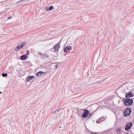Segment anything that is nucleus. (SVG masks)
Instances as JSON below:
<instances>
[{
  "instance_id": "obj_1",
  "label": "nucleus",
  "mask_w": 134,
  "mask_h": 134,
  "mask_svg": "<svg viewBox=\"0 0 134 134\" xmlns=\"http://www.w3.org/2000/svg\"><path fill=\"white\" fill-rule=\"evenodd\" d=\"M131 112V109L130 108H127L125 109L124 111V116H129Z\"/></svg>"
},
{
  "instance_id": "obj_2",
  "label": "nucleus",
  "mask_w": 134,
  "mask_h": 134,
  "mask_svg": "<svg viewBox=\"0 0 134 134\" xmlns=\"http://www.w3.org/2000/svg\"><path fill=\"white\" fill-rule=\"evenodd\" d=\"M133 103V100L131 99H126L125 101V105L126 106H130Z\"/></svg>"
},
{
  "instance_id": "obj_3",
  "label": "nucleus",
  "mask_w": 134,
  "mask_h": 134,
  "mask_svg": "<svg viewBox=\"0 0 134 134\" xmlns=\"http://www.w3.org/2000/svg\"><path fill=\"white\" fill-rule=\"evenodd\" d=\"M89 111L87 110H83V114L81 116L83 118H85L89 114Z\"/></svg>"
},
{
  "instance_id": "obj_4",
  "label": "nucleus",
  "mask_w": 134,
  "mask_h": 134,
  "mask_svg": "<svg viewBox=\"0 0 134 134\" xmlns=\"http://www.w3.org/2000/svg\"><path fill=\"white\" fill-rule=\"evenodd\" d=\"M132 126V123L130 122L129 124H127L126 125V126L125 130H128L130 129Z\"/></svg>"
},
{
  "instance_id": "obj_5",
  "label": "nucleus",
  "mask_w": 134,
  "mask_h": 134,
  "mask_svg": "<svg viewBox=\"0 0 134 134\" xmlns=\"http://www.w3.org/2000/svg\"><path fill=\"white\" fill-rule=\"evenodd\" d=\"M60 42L58 43L57 44H56L55 46H54V49L55 50V51H58V49L60 48Z\"/></svg>"
},
{
  "instance_id": "obj_6",
  "label": "nucleus",
  "mask_w": 134,
  "mask_h": 134,
  "mask_svg": "<svg viewBox=\"0 0 134 134\" xmlns=\"http://www.w3.org/2000/svg\"><path fill=\"white\" fill-rule=\"evenodd\" d=\"M133 94L131 92H130L129 93H127L126 95V97L127 98L131 97L133 96Z\"/></svg>"
},
{
  "instance_id": "obj_7",
  "label": "nucleus",
  "mask_w": 134,
  "mask_h": 134,
  "mask_svg": "<svg viewBox=\"0 0 134 134\" xmlns=\"http://www.w3.org/2000/svg\"><path fill=\"white\" fill-rule=\"evenodd\" d=\"M25 42H24L21 44H19L18 46H17V49H19L21 48H22L25 46Z\"/></svg>"
},
{
  "instance_id": "obj_8",
  "label": "nucleus",
  "mask_w": 134,
  "mask_h": 134,
  "mask_svg": "<svg viewBox=\"0 0 134 134\" xmlns=\"http://www.w3.org/2000/svg\"><path fill=\"white\" fill-rule=\"evenodd\" d=\"M72 47L71 46H67L65 47L64 50V51L65 52H67L68 50H70V49H71Z\"/></svg>"
},
{
  "instance_id": "obj_9",
  "label": "nucleus",
  "mask_w": 134,
  "mask_h": 134,
  "mask_svg": "<svg viewBox=\"0 0 134 134\" xmlns=\"http://www.w3.org/2000/svg\"><path fill=\"white\" fill-rule=\"evenodd\" d=\"M34 78V76H30L26 78V81L27 82H30V80H31L32 78Z\"/></svg>"
},
{
  "instance_id": "obj_10",
  "label": "nucleus",
  "mask_w": 134,
  "mask_h": 134,
  "mask_svg": "<svg viewBox=\"0 0 134 134\" xmlns=\"http://www.w3.org/2000/svg\"><path fill=\"white\" fill-rule=\"evenodd\" d=\"M27 58V57L26 55H23L20 57V59L22 60H26Z\"/></svg>"
},
{
  "instance_id": "obj_11",
  "label": "nucleus",
  "mask_w": 134,
  "mask_h": 134,
  "mask_svg": "<svg viewBox=\"0 0 134 134\" xmlns=\"http://www.w3.org/2000/svg\"><path fill=\"white\" fill-rule=\"evenodd\" d=\"M43 72L42 71H40L38 72H37L36 75L37 76H41V75L43 74Z\"/></svg>"
},
{
  "instance_id": "obj_12",
  "label": "nucleus",
  "mask_w": 134,
  "mask_h": 134,
  "mask_svg": "<svg viewBox=\"0 0 134 134\" xmlns=\"http://www.w3.org/2000/svg\"><path fill=\"white\" fill-rule=\"evenodd\" d=\"M121 130V128H119L116 129V131L117 133H119L120 132Z\"/></svg>"
},
{
  "instance_id": "obj_13",
  "label": "nucleus",
  "mask_w": 134,
  "mask_h": 134,
  "mask_svg": "<svg viewBox=\"0 0 134 134\" xmlns=\"http://www.w3.org/2000/svg\"><path fill=\"white\" fill-rule=\"evenodd\" d=\"M60 110V108H58L57 109L55 110L54 111H53L54 113H58L59 111Z\"/></svg>"
},
{
  "instance_id": "obj_14",
  "label": "nucleus",
  "mask_w": 134,
  "mask_h": 134,
  "mask_svg": "<svg viewBox=\"0 0 134 134\" xmlns=\"http://www.w3.org/2000/svg\"><path fill=\"white\" fill-rule=\"evenodd\" d=\"M8 74L7 73H3L2 74V76L3 77H5L7 76Z\"/></svg>"
},
{
  "instance_id": "obj_15",
  "label": "nucleus",
  "mask_w": 134,
  "mask_h": 134,
  "mask_svg": "<svg viewBox=\"0 0 134 134\" xmlns=\"http://www.w3.org/2000/svg\"><path fill=\"white\" fill-rule=\"evenodd\" d=\"M6 1H4V2H1L0 3H1L2 4H5V3H6Z\"/></svg>"
},
{
  "instance_id": "obj_16",
  "label": "nucleus",
  "mask_w": 134,
  "mask_h": 134,
  "mask_svg": "<svg viewBox=\"0 0 134 134\" xmlns=\"http://www.w3.org/2000/svg\"><path fill=\"white\" fill-rule=\"evenodd\" d=\"M53 8V7L52 6H51L49 8V10H51Z\"/></svg>"
},
{
  "instance_id": "obj_17",
  "label": "nucleus",
  "mask_w": 134,
  "mask_h": 134,
  "mask_svg": "<svg viewBox=\"0 0 134 134\" xmlns=\"http://www.w3.org/2000/svg\"><path fill=\"white\" fill-rule=\"evenodd\" d=\"M46 10L47 11H49V8H48V7H47L46 8Z\"/></svg>"
},
{
  "instance_id": "obj_18",
  "label": "nucleus",
  "mask_w": 134,
  "mask_h": 134,
  "mask_svg": "<svg viewBox=\"0 0 134 134\" xmlns=\"http://www.w3.org/2000/svg\"><path fill=\"white\" fill-rule=\"evenodd\" d=\"M12 17L11 16H8L7 18V19H10L12 18Z\"/></svg>"
},
{
  "instance_id": "obj_19",
  "label": "nucleus",
  "mask_w": 134,
  "mask_h": 134,
  "mask_svg": "<svg viewBox=\"0 0 134 134\" xmlns=\"http://www.w3.org/2000/svg\"><path fill=\"white\" fill-rule=\"evenodd\" d=\"M100 120H101L102 121H103L104 120V119L102 117L100 119Z\"/></svg>"
},
{
  "instance_id": "obj_20",
  "label": "nucleus",
  "mask_w": 134,
  "mask_h": 134,
  "mask_svg": "<svg viewBox=\"0 0 134 134\" xmlns=\"http://www.w3.org/2000/svg\"><path fill=\"white\" fill-rule=\"evenodd\" d=\"M92 114V113H91L89 115V116L90 117H91V116Z\"/></svg>"
},
{
  "instance_id": "obj_21",
  "label": "nucleus",
  "mask_w": 134,
  "mask_h": 134,
  "mask_svg": "<svg viewBox=\"0 0 134 134\" xmlns=\"http://www.w3.org/2000/svg\"><path fill=\"white\" fill-rule=\"evenodd\" d=\"M38 54L41 55H42V54L40 52Z\"/></svg>"
},
{
  "instance_id": "obj_22",
  "label": "nucleus",
  "mask_w": 134,
  "mask_h": 134,
  "mask_svg": "<svg viewBox=\"0 0 134 134\" xmlns=\"http://www.w3.org/2000/svg\"><path fill=\"white\" fill-rule=\"evenodd\" d=\"M54 67L56 69H57V65H56L54 66Z\"/></svg>"
},
{
  "instance_id": "obj_23",
  "label": "nucleus",
  "mask_w": 134,
  "mask_h": 134,
  "mask_svg": "<svg viewBox=\"0 0 134 134\" xmlns=\"http://www.w3.org/2000/svg\"><path fill=\"white\" fill-rule=\"evenodd\" d=\"M91 134H97V133H92Z\"/></svg>"
},
{
  "instance_id": "obj_24",
  "label": "nucleus",
  "mask_w": 134,
  "mask_h": 134,
  "mask_svg": "<svg viewBox=\"0 0 134 134\" xmlns=\"http://www.w3.org/2000/svg\"><path fill=\"white\" fill-rule=\"evenodd\" d=\"M96 122H97V123H99V122H98L97 121Z\"/></svg>"
},
{
  "instance_id": "obj_25",
  "label": "nucleus",
  "mask_w": 134,
  "mask_h": 134,
  "mask_svg": "<svg viewBox=\"0 0 134 134\" xmlns=\"http://www.w3.org/2000/svg\"><path fill=\"white\" fill-rule=\"evenodd\" d=\"M17 49V47L15 48V49L16 50Z\"/></svg>"
},
{
  "instance_id": "obj_26",
  "label": "nucleus",
  "mask_w": 134,
  "mask_h": 134,
  "mask_svg": "<svg viewBox=\"0 0 134 134\" xmlns=\"http://www.w3.org/2000/svg\"><path fill=\"white\" fill-rule=\"evenodd\" d=\"M28 54H29V53H27V54H26L27 55H28Z\"/></svg>"
},
{
  "instance_id": "obj_27",
  "label": "nucleus",
  "mask_w": 134,
  "mask_h": 134,
  "mask_svg": "<svg viewBox=\"0 0 134 134\" xmlns=\"http://www.w3.org/2000/svg\"><path fill=\"white\" fill-rule=\"evenodd\" d=\"M19 1H18V2H17V3H19Z\"/></svg>"
},
{
  "instance_id": "obj_28",
  "label": "nucleus",
  "mask_w": 134,
  "mask_h": 134,
  "mask_svg": "<svg viewBox=\"0 0 134 134\" xmlns=\"http://www.w3.org/2000/svg\"><path fill=\"white\" fill-rule=\"evenodd\" d=\"M2 13H1V14H2Z\"/></svg>"
},
{
  "instance_id": "obj_29",
  "label": "nucleus",
  "mask_w": 134,
  "mask_h": 134,
  "mask_svg": "<svg viewBox=\"0 0 134 134\" xmlns=\"http://www.w3.org/2000/svg\"><path fill=\"white\" fill-rule=\"evenodd\" d=\"M2 13H1V14H2Z\"/></svg>"
},
{
  "instance_id": "obj_30",
  "label": "nucleus",
  "mask_w": 134,
  "mask_h": 134,
  "mask_svg": "<svg viewBox=\"0 0 134 134\" xmlns=\"http://www.w3.org/2000/svg\"><path fill=\"white\" fill-rule=\"evenodd\" d=\"M2 13H1V14H2Z\"/></svg>"
},
{
  "instance_id": "obj_31",
  "label": "nucleus",
  "mask_w": 134,
  "mask_h": 134,
  "mask_svg": "<svg viewBox=\"0 0 134 134\" xmlns=\"http://www.w3.org/2000/svg\"><path fill=\"white\" fill-rule=\"evenodd\" d=\"M126 134H128V133H126Z\"/></svg>"
}]
</instances>
